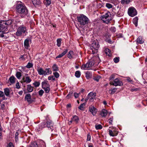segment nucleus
I'll list each match as a JSON object with an SVG mask.
<instances>
[{
	"label": "nucleus",
	"mask_w": 147,
	"mask_h": 147,
	"mask_svg": "<svg viewBox=\"0 0 147 147\" xmlns=\"http://www.w3.org/2000/svg\"><path fill=\"white\" fill-rule=\"evenodd\" d=\"M75 76L78 78H79L81 76V72L79 71H77L75 72Z\"/></svg>",
	"instance_id": "nucleus-37"
},
{
	"label": "nucleus",
	"mask_w": 147,
	"mask_h": 147,
	"mask_svg": "<svg viewBox=\"0 0 147 147\" xmlns=\"http://www.w3.org/2000/svg\"><path fill=\"white\" fill-rule=\"evenodd\" d=\"M95 128L96 129H100L102 128V126L100 124L96 125L95 126Z\"/></svg>",
	"instance_id": "nucleus-48"
},
{
	"label": "nucleus",
	"mask_w": 147,
	"mask_h": 147,
	"mask_svg": "<svg viewBox=\"0 0 147 147\" xmlns=\"http://www.w3.org/2000/svg\"><path fill=\"white\" fill-rule=\"evenodd\" d=\"M52 67L53 71H57L58 70V68L56 64H54Z\"/></svg>",
	"instance_id": "nucleus-39"
},
{
	"label": "nucleus",
	"mask_w": 147,
	"mask_h": 147,
	"mask_svg": "<svg viewBox=\"0 0 147 147\" xmlns=\"http://www.w3.org/2000/svg\"><path fill=\"white\" fill-rule=\"evenodd\" d=\"M38 92L39 95L40 96H42L44 93V91L42 90L41 89V90H40L38 91Z\"/></svg>",
	"instance_id": "nucleus-53"
},
{
	"label": "nucleus",
	"mask_w": 147,
	"mask_h": 147,
	"mask_svg": "<svg viewBox=\"0 0 147 147\" xmlns=\"http://www.w3.org/2000/svg\"><path fill=\"white\" fill-rule=\"evenodd\" d=\"M86 78L88 79L92 78V75L91 72L89 71H87L86 73Z\"/></svg>",
	"instance_id": "nucleus-18"
},
{
	"label": "nucleus",
	"mask_w": 147,
	"mask_h": 147,
	"mask_svg": "<svg viewBox=\"0 0 147 147\" xmlns=\"http://www.w3.org/2000/svg\"><path fill=\"white\" fill-rule=\"evenodd\" d=\"M128 15L130 16L133 17L137 14V12L136 9L133 7H129L128 11Z\"/></svg>",
	"instance_id": "nucleus-10"
},
{
	"label": "nucleus",
	"mask_w": 147,
	"mask_h": 147,
	"mask_svg": "<svg viewBox=\"0 0 147 147\" xmlns=\"http://www.w3.org/2000/svg\"><path fill=\"white\" fill-rule=\"evenodd\" d=\"M77 19L79 24L81 26H84L88 24L89 21V19L83 14L78 16Z\"/></svg>",
	"instance_id": "nucleus-4"
},
{
	"label": "nucleus",
	"mask_w": 147,
	"mask_h": 147,
	"mask_svg": "<svg viewBox=\"0 0 147 147\" xmlns=\"http://www.w3.org/2000/svg\"><path fill=\"white\" fill-rule=\"evenodd\" d=\"M113 61L115 63H117L119 61V57H116L114 58Z\"/></svg>",
	"instance_id": "nucleus-51"
},
{
	"label": "nucleus",
	"mask_w": 147,
	"mask_h": 147,
	"mask_svg": "<svg viewBox=\"0 0 147 147\" xmlns=\"http://www.w3.org/2000/svg\"><path fill=\"white\" fill-rule=\"evenodd\" d=\"M91 139V136L90 134H88L87 135V141H90Z\"/></svg>",
	"instance_id": "nucleus-62"
},
{
	"label": "nucleus",
	"mask_w": 147,
	"mask_h": 147,
	"mask_svg": "<svg viewBox=\"0 0 147 147\" xmlns=\"http://www.w3.org/2000/svg\"><path fill=\"white\" fill-rule=\"evenodd\" d=\"M110 30L113 32H114L116 30V29L114 27H111L110 28Z\"/></svg>",
	"instance_id": "nucleus-55"
},
{
	"label": "nucleus",
	"mask_w": 147,
	"mask_h": 147,
	"mask_svg": "<svg viewBox=\"0 0 147 147\" xmlns=\"http://www.w3.org/2000/svg\"><path fill=\"white\" fill-rule=\"evenodd\" d=\"M25 56V55H21L20 57V59L22 60H25V57H24Z\"/></svg>",
	"instance_id": "nucleus-60"
},
{
	"label": "nucleus",
	"mask_w": 147,
	"mask_h": 147,
	"mask_svg": "<svg viewBox=\"0 0 147 147\" xmlns=\"http://www.w3.org/2000/svg\"><path fill=\"white\" fill-rule=\"evenodd\" d=\"M57 45L58 47H60L61 44V38L57 39Z\"/></svg>",
	"instance_id": "nucleus-35"
},
{
	"label": "nucleus",
	"mask_w": 147,
	"mask_h": 147,
	"mask_svg": "<svg viewBox=\"0 0 147 147\" xmlns=\"http://www.w3.org/2000/svg\"><path fill=\"white\" fill-rule=\"evenodd\" d=\"M68 50L67 49H65L63 52L59 54L58 56L56 57V58H60L64 56L67 52Z\"/></svg>",
	"instance_id": "nucleus-19"
},
{
	"label": "nucleus",
	"mask_w": 147,
	"mask_h": 147,
	"mask_svg": "<svg viewBox=\"0 0 147 147\" xmlns=\"http://www.w3.org/2000/svg\"><path fill=\"white\" fill-rule=\"evenodd\" d=\"M53 74L54 75V76L55 77V78L56 77V78H58L59 76V74L56 72H54Z\"/></svg>",
	"instance_id": "nucleus-52"
},
{
	"label": "nucleus",
	"mask_w": 147,
	"mask_h": 147,
	"mask_svg": "<svg viewBox=\"0 0 147 147\" xmlns=\"http://www.w3.org/2000/svg\"><path fill=\"white\" fill-rule=\"evenodd\" d=\"M26 31V27L23 25L20 26L17 29L16 32V35L17 36H21L22 34L25 33Z\"/></svg>",
	"instance_id": "nucleus-8"
},
{
	"label": "nucleus",
	"mask_w": 147,
	"mask_h": 147,
	"mask_svg": "<svg viewBox=\"0 0 147 147\" xmlns=\"http://www.w3.org/2000/svg\"><path fill=\"white\" fill-rule=\"evenodd\" d=\"M18 133L17 132H16V134H15V135H16L15 138H16V139L18 138Z\"/></svg>",
	"instance_id": "nucleus-64"
},
{
	"label": "nucleus",
	"mask_w": 147,
	"mask_h": 147,
	"mask_svg": "<svg viewBox=\"0 0 147 147\" xmlns=\"http://www.w3.org/2000/svg\"><path fill=\"white\" fill-rule=\"evenodd\" d=\"M16 88H20L19 83V82H18L16 84Z\"/></svg>",
	"instance_id": "nucleus-63"
},
{
	"label": "nucleus",
	"mask_w": 147,
	"mask_h": 147,
	"mask_svg": "<svg viewBox=\"0 0 147 147\" xmlns=\"http://www.w3.org/2000/svg\"><path fill=\"white\" fill-rule=\"evenodd\" d=\"M72 93L73 92H69L66 98L67 99L71 98L72 96Z\"/></svg>",
	"instance_id": "nucleus-50"
},
{
	"label": "nucleus",
	"mask_w": 147,
	"mask_h": 147,
	"mask_svg": "<svg viewBox=\"0 0 147 147\" xmlns=\"http://www.w3.org/2000/svg\"><path fill=\"white\" fill-rule=\"evenodd\" d=\"M5 106L4 104H1L0 105V109L2 110H4L5 109Z\"/></svg>",
	"instance_id": "nucleus-57"
},
{
	"label": "nucleus",
	"mask_w": 147,
	"mask_h": 147,
	"mask_svg": "<svg viewBox=\"0 0 147 147\" xmlns=\"http://www.w3.org/2000/svg\"><path fill=\"white\" fill-rule=\"evenodd\" d=\"M94 6H96L97 7L100 8L101 7L100 3L98 2L97 0L94 1L93 3Z\"/></svg>",
	"instance_id": "nucleus-25"
},
{
	"label": "nucleus",
	"mask_w": 147,
	"mask_h": 147,
	"mask_svg": "<svg viewBox=\"0 0 147 147\" xmlns=\"http://www.w3.org/2000/svg\"><path fill=\"white\" fill-rule=\"evenodd\" d=\"M53 124L51 121L49 119L47 121L46 124H45L44 123H42L40 124L38 127H37L36 129L38 132L46 127H48L49 129H52V127H53Z\"/></svg>",
	"instance_id": "nucleus-3"
},
{
	"label": "nucleus",
	"mask_w": 147,
	"mask_h": 147,
	"mask_svg": "<svg viewBox=\"0 0 147 147\" xmlns=\"http://www.w3.org/2000/svg\"><path fill=\"white\" fill-rule=\"evenodd\" d=\"M100 18L104 23L106 24L108 23L111 19L110 13H106L104 15L101 16Z\"/></svg>",
	"instance_id": "nucleus-7"
},
{
	"label": "nucleus",
	"mask_w": 147,
	"mask_h": 147,
	"mask_svg": "<svg viewBox=\"0 0 147 147\" xmlns=\"http://www.w3.org/2000/svg\"><path fill=\"white\" fill-rule=\"evenodd\" d=\"M11 23V21H0V38L6 39L7 36H6V33L4 32L7 30V26L10 24Z\"/></svg>",
	"instance_id": "nucleus-1"
},
{
	"label": "nucleus",
	"mask_w": 147,
	"mask_h": 147,
	"mask_svg": "<svg viewBox=\"0 0 147 147\" xmlns=\"http://www.w3.org/2000/svg\"><path fill=\"white\" fill-rule=\"evenodd\" d=\"M0 97H2L3 100H4L5 99L4 93L2 91H0Z\"/></svg>",
	"instance_id": "nucleus-45"
},
{
	"label": "nucleus",
	"mask_w": 147,
	"mask_h": 147,
	"mask_svg": "<svg viewBox=\"0 0 147 147\" xmlns=\"http://www.w3.org/2000/svg\"><path fill=\"white\" fill-rule=\"evenodd\" d=\"M33 66V64L32 63H28L26 65V67L27 68H30L32 67Z\"/></svg>",
	"instance_id": "nucleus-47"
},
{
	"label": "nucleus",
	"mask_w": 147,
	"mask_h": 147,
	"mask_svg": "<svg viewBox=\"0 0 147 147\" xmlns=\"http://www.w3.org/2000/svg\"><path fill=\"white\" fill-rule=\"evenodd\" d=\"M42 87L46 93H48L50 90V85L47 81L42 82L41 83Z\"/></svg>",
	"instance_id": "nucleus-9"
},
{
	"label": "nucleus",
	"mask_w": 147,
	"mask_h": 147,
	"mask_svg": "<svg viewBox=\"0 0 147 147\" xmlns=\"http://www.w3.org/2000/svg\"><path fill=\"white\" fill-rule=\"evenodd\" d=\"M110 84L115 86H121L123 85L122 82L118 78H116L113 81L111 82Z\"/></svg>",
	"instance_id": "nucleus-11"
},
{
	"label": "nucleus",
	"mask_w": 147,
	"mask_h": 147,
	"mask_svg": "<svg viewBox=\"0 0 147 147\" xmlns=\"http://www.w3.org/2000/svg\"><path fill=\"white\" fill-rule=\"evenodd\" d=\"M107 110L104 109H103L101 112L100 115L103 117H105L107 115Z\"/></svg>",
	"instance_id": "nucleus-23"
},
{
	"label": "nucleus",
	"mask_w": 147,
	"mask_h": 147,
	"mask_svg": "<svg viewBox=\"0 0 147 147\" xmlns=\"http://www.w3.org/2000/svg\"><path fill=\"white\" fill-rule=\"evenodd\" d=\"M113 118H110L109 119V123L111 125H112V122L113 121Z\"/></svg>",
	"instance_id": "nucleus-61"
},
{
	"label": "nucleus",
	"mask_w": 147,
	"mask_h": 147,
	"mask_svg": "<svg viewBox=\"0 0 147 147\" xmlns=\"http://www.w3.org/2000/svg\"><path fill=\"white\" fill-rule=\"evenodd\" d=\"M144 42V41L142 39V37L140 36H139L137 40V44H138L139 43L142 44Z\"/></svg>",
	"instance_id": "nucleus-21"
},
{
	"label": "nucleus",
	"mask_w": 147,
	"mask_h": 147,
	"mask_svg": "<svg viewBox=\"0 0 147 147\" xmlns=\"http://www.w3.org/2000/svg\"><path fill=\"white\" fill-rule=\"evenodd\" d=\"M100 61L99 58L98 56L94 57L92 59L88 62L87 64L89 65V68L93 66L95 63H99Z\"/></svg>",
	"instance_id": "nucleus-6"
},
{
	"label": "nucleus",
	"mask_w": 147,
	"mask_h": 147,
	"mask_svg": "<svg viewBox=\"0 0 147 147\" xmlns=\"http://www.w3.org/2000/svg\"><path fill=\"white\" fill-rule=\"evenodd\" d=\"M115 74H113L111 75L109 77V79L110 80H112L115 78Z\"/></svg>",
	"instance_id": "nucleus-54"
},
{
	"label": "nucleus",
	"mask_w": 147,
	"mask_h": 147,
	"mask_svg": "<svg viewBox=\"0 0 147 147\" xmlns=\"http://www.w3.org/2000/svg\"><path fill=\"white\" fill-rule=\"evenodd\" d=\"M30 147H38V145L36 142H33L31 143L30 144Z\"/></svg>",
	"instance_id": "nucleus-41"
},
{
	"label": "nucleus",
	"mask_w": 147,
	"mask_h": 147,
	"mask_svg": "<svg viewBox=\"0 0 147 147\" xmlns=\"http://www.w3.org/2000/svg\"><path fill=\"white\" fill-rule=\"evenodd\" d=\"M16 78L14 76H12L9 78V80L11 84H13L15 83Z\"/></svg>",
	"instance_id": "nucleus-30"
},
{
	"label": "nucleus",
	"mask_w": 147,
	"mask_h": 147,
	"mask_svg": "<svg viewBox=\"0 0 147 147\" xmlns=\"http://www.w3.org/2000/svg\"><path fill=\"white\" fill-rule=\"evenodd\" d=\"M44 3L46 6H49L51 3V0H45Z\"/></svg>",
	"instance_id": "nucleus-38"
},
{
	"label": "nucleus",
	"mask_w": 147,
	"mask_h": 147,
	"mask_svg": "<svg viewBox=\"0 0 147 147\" xmlns=\"http://www.w3.org/2000/svg\"><path fill=\"white\" fill-rule=\"evenodd\" d=\"M21 76L22 74L19 71L17 72L16 74V76L18 79H20Z\"/></svg>",
	"instance_id": "nucleus-43"
},
{
	"label": "nucleus",
	"mask_w": 147,
	"mask_h": 147,
	"mask_svg": "<svg viewBox=\"0 0 147 147\" xmlns=\"http://www.w3.org/2000/svg\"><path fill=\"white\" fill-rule=\"evenodd\" d=\"M7 147H14L12 143H9L7 146Z\"/></svg>",
	"instance_id": "nucleus-59"
},
{
	"label": "nucleus",
	"mask_w": 147,
	"mask_h": 147,
	"mask_svg": "<svg viewBox=\"0 0 147 147\" xmlns=\"http://www.w3.org/2000/svg\"><path fill=\"white\" fill-rule=\"evenodd\" d=\"M48 79L49 80H51L52 81H54L55 80V77L53 76L49 77Z\"/></svg>",
	"instance_id": "nucleus-44"
},
{
	"label": "nucleus",
	"mask_w": 147,
	"mask_h": 147,
	"mask_svg": "<svg viewBox=\"0 0 147 147\" xmlns=\"http://www.w3.org/2000/svg\"><path fill=\"white\" fill-rule=\"evenodd\" d=\"M130 2V0H121V3L123 4H128Z\"/></svg>",
	"instance_id": "nucleus-40"
},
{
	"label": "nucleus",
	"mask_w": 147,
	"mask_h": 147,
	"mask_svg": "<svg viewBox=\"0 0 147 147\" xmlns=\"http://www.w3.org/2000/svg\"><path fill=\"white\" fill-rule=\"evenodd\" d=\"M85 103H83L79 107V109L81 110H83L84 109V106L85 105Z\"/></svg>",
	"instance_id": "nucleus-49"
},
{
	"label": "nucleus",
	"mask_w": 147,
	"mask_h": 147,
	"mask_svg": "<svg viewBox=\"0 0 147 147\" xmlns=\"http://www.w3.org/2000/svg\"><path fill=\"white\" fill-rule=\"evenodd\" d=\"M117 132L116 131H112L110 130H109V134L111 136H116L117 135Z\"/></svg>",
	"instance_id": "nucleus-22"
},
{
	"label": "nucleus",
	"mask_w": 147,
	"mask_h": 147,
	"mask_svg": "<svg viewBox=\"0 0 147 147\" xmlns=\"http://www.w3.org/2000/svg\"><path fill=\"white\" fill-rule=\"evenodd\" d=\"M73 55L74 52L72 51H70L67 54V57L69 59L73 58Z\"/></svg>",
	"instance_id": "nucleus-32"
},
{
	"label": "nucleus",
	"mask_w": 147,
	"mask_h": 147,
	"mask_svg": "<svg viewBox=\"0 0 147 147\" xmlns=\"http://www.w3.org/2000/svg\"><path fill=\"white\" fill-rule=\"evenodd\" d=\"M96 97V93L90 92L88 94L87 98L90 102H93Z\"/></svg>",
	"instance_id": "nucleus-12"
},
{
	"label": "nucleus",
	"mask_w": 147,
	"mask_h": 147,
	"mask_svg": "<svg viewBox=\"0 0 147 147\" xmlns=\"http://www.w3.org/2000/svg\"><path fill=\"white\" fill-rule=\"evenodd\" d=\"M4 90L5 94L7 96H9L10 93V90L9 88H6L4 89Z\"/></svg>",
	"instance_id": "nucleus-28"
},
{
	"label": "nucleus",
	"mask_w": 147,
	"mask_h": 147,
	"mask_svg": "<svg viewBox=\"0 0 147 147\" xmlns=\"http://www.w3.org/2000/svg\"><path fill=\"white\" fill-rule=\"evenodd\" d=\"M30 39L27 38L24 41V46L26 49H28L30 47L29 45Z\"/></svg>",
	"instance_id": "nucleus-17"
},
{
	"label": "nucleus",
	"mask_w": 147,
	"mask_h": 147,
	"mask_svg": "<svg viewBox=\"0 0 147 147\" xmlns=\"http://www.w3.org/2000/svg\"><path fill=\"white\" fill-rule=\"evenodd\" d=\"M89 51L92 54H94L97 52V50L99 47L98 42L95 40L92 41Z\"/></svg>",
	"instance_id": "nucleus-5"
},
{
	"label": "nucleus",
	"mask_w": 147,
	"mask_h": 147,
	"mask_svg": "<svg viewBox=\"0 0 147 147\" xmlns=\"http://www.w3.org/2000/svg\"><path fill=\"white\" fill-rule=\"evenodd\" d=\"M37 71L38 74L40 75L45 76V71L42 68H38Z\"/></svg>",
	"instance_id": "nucleus-16"
},
{
	"label": "nucleus",
	"mask_w": 147,
	"mask_h": 147,
	"mask_svg": "<svg viewBox=\"0 0 147 147\" xmlns=\"http://www.w3.org/2000/svg\"><path fill=\"white\" fill-rule=\"evenodd\" d=\"M79 96V93H78L76 92H75L74 93V96L75 98H78Z\"/></svg>",
	"instance_id": "nucleus-58"
},
{
	"label": "nucleus",
	"mask_w": 147,
	"mask_h": 147,
	"mask_svg": "<svg viewBox=\"0 0 147 147\" xmlns=\"http://www.w3.org/2000/svg\"><path fill=\"white\" fill-rule=\"evenodd\" d=\"M100 76H98L94 78V80L96 81V82H98L99 79H100Z\"/></svg>",
	"instance_id": "nucleus-56"
},
{
	"label": "nucleus",
	"mask_w": 147,
	"mask_h": 147,
	"mask_svg": "<svg viewBox=\"0 0 147 147\" xmlns=\"http://www.w3.org/2000/svg\"><path fill=\"white\" fill-rule=\"evenodd\" d=\"M16 10L18 13L23 14L24 15H26L28 12V11L26 6L24 4L21 3L20 2L17 4Z\"/></svg>",
	"instance_id": "nucleus-2"
},
{
	"label": "nucleus",
	"mask_w": 147,
	"mask_h": 147,
	"mask_svg": "<svg viewBox=\"0 0 147 147\" xmlns=\"http://www.w3.org/2000/svg\"><path fill=\"white\" fill-rule=\"evenodd\" d=\"M45 71V76L48 75L49 74H51L52 73V71L49 68L46 69Z\"/></svg>",
	"instance_id": "nucleus-29"
},
{
	"label": "nucleus",
	"mask_w": 147,
	"mask_h": 147,
	"mask_svg": "<svg viewBox=\"0 0 147 147\" xmlns=\"http://www.w3.org/2000/svg\"><path fill=\"white\" fill-rule=\"evenodd\" d=\"M27 89L28 92H30L33 90V87L31 86V85L28 84L27 86Z\"/></svg>",
	"instance_id": "nucleus-27"
},
{
	"label": "nucleus",
	"mask_w": 147,
	"mask_h": 147,
	"mask_svg": "<svg viewBox=\"0 0 147 147\" xmlns=\"http://www.w3.org/2000/svg\"><path fill=\"white\" fill-rule=\"evenodd\" d=\"M24 99L28 102L31 103L32 102L31 96L30 94H26L25 96Z\"/></svg>",
	"instance_id": "nucleus-15"
},
{
	"label": "nucleus",
	"mask_w": 147,
	"mask_h": 147,
	"mask_svg": "<svg viewBox=\"0 0 147 147\" xmlns=\"http://www.w3.org/2000/svg\"><path fill=\"white\" fill-rule=\"evenodd\" d=\"M32 2L34 5H39L40 3V0H32Z\"/></svg>",
	"instance_id": "nucleus-34"
},
{
	"label": "nucleus",
	"mask_w": 147,
	"mask_h": 147,
	"mask_svg": "<svg viewBox=\"0 0 147 147\" xmlns=\"http://www.w3.org/2000/svg\"><path fill=\"white\" fill-rule=\"evenodd\" d=\"M88 66L89 65H88L87 63L85 64L82 65L81 66V69L83 70L90 69V68H89Z\"/></svg>",
	"instance_id": "nucleus-24"
},
{
	"label": "nucleus",
	"mask_w": 147,
	"mask_h": 147,
	"mask_svg": "<svg viewBox=\"0 0 147 147\" xmlns=\"http://www.w3.org/2000/svg\"><path fill=\"white\" fill-rule=\"evenodd\" d=\"M68 50L67 49H65L63 52L59 54L58 56L56 57V58H60L64 56L67 52Z\"/></svg>",
	"instance_id": "nucleus-20"
},
{
	"label": "nucleus",
	"mask_w": 147,
	"mask_h": 147,
	"mask_svg": "<svg viewBox=\"0 0 147 147\" xmlns=\"http://www.w3.org/2000/svg\"><path fill=\"white\" fill-rule=\"evenodd\" d=\"M117 90V88H114L113 89L109 90V92L110 94H113Z\"/></svg>",
	"instance_id": "nucleus-36"
},
{
	"label": "nucleus",
	"mask_w": 147,
	"mask_h": 147,
	"mask_svg": "<svg viewBox=\"0 0 147 147\" xmlns=\"http://www.w3.org/2000/svg\"><path fill=\"white\" fill-rule=\"evenodd\" d=\"M89 111L94 116L96 113L97 109L94 106H91L89 107Z\"/></svg>",
	"instance_id": "nucleus-14"
},
{
	"label": "nucleus",
	"mask_w": 147,
	"mask_h": 147,
	"mask_svg": "<svg viewBox=\"0 0 147 147\" xmlns=\"http://www.w3.org/2000/svg\"><path fill=\"white\" fill-rule=\"evenodd\" d=\"M106 6L108 8L110 9L112 8L113 6L110 3H107L106 4Z\"/></svg>",
	"instance_id": "nucleus-46"
},
{
	"label": "nucleus",
	"mask_w": 147,
	"mask_h": 147,
	"mask_svg": "<svg viewBox=\"0 0 147 147\" xmlns=\"http://www.w3.org/2000/svg\"><path fill=\"white\" fill-rule=\"evenodd\" d=\"M28 76V74H25V77H24L22 79V80L23 81V82L27 84L30 83L32 81V80L30 78V77Z\"/></svg>",
	"instance_id": "nucleus-13"
},
{
	"label": "nucleus",
	"mask_w": 147,
	"mask_h": 147,
	"mask_svg": "<svg viewBox=\"0 0 147 147\" xmlns=\"http://www.w3.org/2000/svg\"><path fill=\"white\" fill-rule=\"evenodd\" d=\"M105 52L106 55L109 57L111 56L110 50L108 48H106L105 50Z\"/></svg>",
	"instance_id": "nucleus-33"
},
{
	"label": "nucleus",
	"mask_w": 147,
	"mask_h": 147,
	"mask_svg": "<svg viewBox=\"0 0 147 147\" xmlns=\"http://www.w3.org/2000/svg\"><path fill=\"white\" fill-rule=\"evenodd\" d=\"M33 85L36 87H38L40 84V82H38L35 81L33 83Z\"/></svg>",
	"instance_id": "nucleus-42"
},
{
	"label": "nucleus",
	"mask_w": 147,
	"mask_h": 147,
	"mask_svg": "<svg viewBox=\"0 0 147 147\" xmlns=\"http://www.w3.org/2000/svg\"><path fill=\"white\" fill-rule=\"evenodd\" d=\"M72 120H73V121H74L76 123H77L78 122L79 119L78 117L76 115H74L72 118Z\"/></svg>",
	"instance_id": "nucleus-31"
},
{
	"label": "nucleus",
	"mask_w": 147,
	"mask_h": 147,
	"mask_svg": "<svg viewBox=\"0 0 147 147\" xmlns=\"http://www.w3.org/2000/svg\"><path fill=\"white\" fill-rule=\"evenodd\" d=\"M138 18L137 17L134 18L133 20V22L136 27L138 26Z\"/></svg>",
	"instance_id": "nucleus-26"
}]
</instances>
